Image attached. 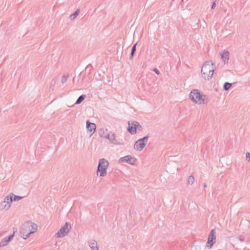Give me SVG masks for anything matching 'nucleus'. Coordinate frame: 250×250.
Returning <instances> with one entry per match:
<instances>
[{
  "label": "nucleus",
  "instance_id": "f257e3e1",
  "mask_svg": "<svg viewBox=\"0 0 250 250\" xmlns=\"http://www.w3.org/2000/svg\"><path fill=\"white\" fill-rule=\"evenodd\" d=\"M215 66L211 62H206L202 66L201 73L204 79L209 80L212 78Z\"/></svg>",
  "mask_w": 250,
  "mask_h": 250
},
{
  "label": "nucleus",
  "instance_id": "f03ea898",
  "mask_svg": "<svg viewBox=\"0 0 250 250\" xmlns=\"http://www.w3.org/2000/svg\"><path fill=\"white\" fill-rule=\"evenodd\" d=\"M37 226L32 222L23 224L21 228V234L23 239H26L31 234L36 232Z\"/></svg>",
  "mask_w": 250,
  "mask_h": 250
},
{
  "label": "nucleus",
  "instance_id": "7ed1b4c3",
  "mask_svg": "<svg viewBox=\"0 0 250 250\" xmlns=\"http://www.w3.org/2000/svg\"><path fill=\"white\" fill-rule=\"evenodd\" d=\"M190 99L197 104L205 103L204 96L197 89L192 90L189 95Z\"/></svg>",
  "mask_w": 250,
  "mask_h": 250
},
{
  "label": "nucleus",
  "instance_id": "20e7f679",
  "mask_svg": "<svg viewBox=\"0 0 250 250\" xmlns=\"http://www.w3.org/2000/svg\"><path fill=\"white\" fill-rule=\"evenodd\" d=\"M109 166L108 162L105 159H101L99 160L97 170V174L100 177L105 176L107 174V170Z\"/></svg>",
  "mask_w": 250,
  "mask_h": 250
},
{
  "label": "nucleus",
  "instance_id": "39448f33",
  "mask_svg": "<svg viewBox=\"0 0 250 250\" xmlns=\"http://www.w3.org/2000/svg\"><path fill=\"white\" fill-rule=\"evenodd\" d=\"M128 124L127 130L130 133L132 134L136 133L137 129L140 130L141 128V126L136 121H129Z\"/></svg>",
  "mask_w": 250,
  "mask_h": 250
},
{
  "label": "nucleus",
  "instance_id": "423d86ee",
  "mask_svg": "<svg viewBox=\"0 0 250 250\" xmlns=\"http://www.w3.org/2000/svg\"><path fill=\"white\" fill-rule=\"evenodd\" d=\"M216 232L214 229H212L208 235L207 243V247L211 249L216 242Z\"/></svg>",
  "mask_w": 250,
  "mask_h": 250
},
{
  "label": "nucleus",
  "instance_id": "0eeeda50",
  "mask_svg": "<svg viewBox=\"0 0 250 250\" xmlns=\"http://www.w3.org/2000/svg\"><path fill=\"white\" fill-rule=\"evenodd\" d=\"M148 140L147 137L138 140L134 144V148L137 151H141L145 147Z\"/></svg>",
  "mask_w": 250,
  "mask_h": 250
},
{
  "label": "nucleus",
  "instance_id": "6e6552de",
  "mask_svg": "<svg viewBox=\"0 0 250 250\" xmlns=\"http://www.w3.org/2000/svg\"><path fill=\"white\" fill-rule=\"evenodd\" d=\"M70 229V225L68 223H66L64 226L56 233V237L61 238L65 236L69 231Z\"/></svg>",
  "mask_w": 250,
  "mask_h": 250
},
{
  "label": "nucleus",
  "instance_id": "1a4fd4ad",
  "mask_svg": "<svg viewBox=\"0 0 250 250\" xmlns=\"http://www.w3.org/2000/svg\"><path fill=\"white\" fill-rule=\"evenodd\" d=\"M136 162V159L130 156H126L120 158L119 160V162L121 164L126 163L130 165H135Z\"/></svg>",
  "mask_w": 250,
  "mask_h": 250
},
{
  "label": "nucleus",
  "instance_id": "9d476101",
  "mask_svg": "<svg viewBox=\"0 0 250 250\" xmlns=\"http://www.w3.org/2000/svg\"><path fill=\"white\" fill-rule=\"evenodd\" d=\"M13 196L14 194H11L4 199L3 204L1 205L3 209H8L10 207Z\"/></svg>",
  "mask_w": 250,
  "mask_h": 250
},
{
  "label": "nucleus",
  "instance_id": "9b49d317",
  "mask_svg": "<svg viewBox=\"0 0 250 250\" xmlns=\"http://www.w3.org/2000/svg\"><path fill=\"white\" fill-rule=\"evenodd\" d=\"M86 128L90 136L95 131L96 125L95 124L90 123L89 121L86 122Z\"/></svg>",
  "mask_w": 250,
  "mask_h": 250
},
{
  "label": "nucleus",
  "instance_id": "f8f14e48",
  "mask_svg": "<svg viewBox=\"0 0 250 250\" xmlns=\"http://www.w3.org/2000/svg\"><path fill=\"white\" fill-rule=\"evenodd\" d=\"M14 233L15 232H14L13 234L10 235L8 238L3 239L0 243V247H2L6 246L14 237Z\"/></svg>",
  "mask_w": 250,
  "mask_h": 250
},
{
  "label": "nucleus",
  "instance_id": "ddd939ff",
  "mask_svg": "<svg viewBox=\"0 0 250 250\" xmlns=\"http://www.w3.org/2000/svg\"><path fill=\"white\" fill-rule=\"evenodd\" d=\"M221 57L223 61L228 62L229 58V53L228 51H224L221 54Z\"/></svg>",
  "mask_w": 250,
  "mask_h": 250
},
{
  "label": "nucleus",
  "instance_id": "4468645a",
  "mask_svg": "<svg viewBox=\"0 0 250 250\" xmlns=\"http://www.w3.org/2000/svg\"><path fill=\"white\" fill-rule=\"evenodd\" d=\"M106 138L111 141L112 143H114L115 141V136L114 133H110L108 135V136L106 137Z\"/></svg>",
  "mask_w": 250,
  "mask_h": 250
},
{
  "label": "nucleus",
  "instance_id": "2eb2a0df",
  "mask_svg": "<svg viewBox=\"0 0 250 250\" xmlns=\"http://www.w3.org/2000/svg\"><path fill=\"white\" fill-rule=\"evenodd\" d=\"M231 83H225V84H224V86H223L224 90H228L231 87Z\"/></svg>",
  "mask_w": 250,
  "mask_h": 250
},
{
  "label": "nucleus",
  "instance_id": "dca6fc26",
  "mask_svg": "<svg viewBox=\"0 0 250 250\" xmlns=\"http://www.w3.org/2000/svg\"><path fill=\"white\" fill-rule=\"evenodd\" d=\"M85 98V96L82 95L77 100L76 104H80Z\"/></svg>",
  "mask_w": 250,
  "mask_h": 250
},
{
  "label": "nucleus",
  "instance_id": "f3484780",
  "mask_svg": "<svg viewBox=\"0 0 250 250\" xmlns=\"http://www.w3.org/2000/svg\"><path fill=\"white\" fill-rule=\"evenodd\" d=\"M22 198V196H16L14 195L13 198V201H16L17 200H21Z\"/></svg>",
  "mask_w": 250,
  "mask_h": 250
},
{
  "label": "nucleus",
  "instance_id": "a211bd4d",
  "mask_svg": "<svg viewBox=\"0 0 250 250\" xmlns=\"http://www.w3.org/2000/svg\"><path fill=\"white\" fill-rule=\"evenodd\" d=\"M194 181V177L192 176H190L188 178V182L189 184H193Z\"/></svg>",
  "mask_w": 250,
  "mask_h": 250
},
{
  "label": "nucleus",
  "instance_id": "6ab92c4d",
  "mask_svg": "<svg viewBox=\"0 0 250 250\" xmlns=\"http://www.w3.org/2000/svg\"><path fill=\"white\" fill-rule=\"evenodd\" d=\"M79 13V10H77L75 12V13H74V14L70 16V18L73 19H74L75 17H76L78 16Z\"/></svg>",
  "mask_w": 250,
  "mask_h": 250
},
{
  "label": "nucleus",
  "instance_id": "aec40b11",
  "mask_svg": "<svg viewBox=\"0 0 250 250\" xmlns=\"http://www.w3.org/2000/svg\"><path fill=\"white\" fill-rule=\"evenodd\" d=\"M136 44H135L132 47V51H131V56H132L134 54V52L136 50Z\"/></svg>",
  "mask_w": 250,
  "mask_h": 250
},
{
  "label": "nucleus",
  "instance_id": "412c9836",
  "mask_svg": "<svg viewBox=\"0 0 250 250\" xmlns=\"http://www.w3.org/2000/svg\"><path fill=\"white\" fill-rule=\"evenodd\" d=\"M93 246H91V249L92 250H98V249L97 247V245L96 244H93Z\"/></svg>",
  "mask_w": 250,
  "mask_h": 250
},
{
  "label": "nucleus",
  "instance_id": "4be33fe9",
  "mask_svg": "<svg viewBox=\"0 0 250 250\" xmlns=\"http://www.w3.org/2000/svg\"><path fill=\"white\" fill-rule=\"evenodd\" d=\"M246 157H247V159H248V161L250 162V153L249 152L246 153Z\"/></svg>",
  "mask_w": 250,
  "mask_h": 250
},
{
  "label": "nucleus",
  "instance_id": "5701e85b",
  "mask_svg": "<svg viewBox=\"0 0 250 250\" xmlns=\"http://www.w3.org/2000/svg\"><path fill=\"white\" fill-rule=\"evenodd\" d=\"M154 71L157 74H159V72L158 71V70L157 69H154Z\"/></svg>",
  "mask_w": 250,
  "mask_h": 250
},
{
  "label": "nucleus",
  "instance_id": "b1692460",
  "mask_svg": "<svg viewBox=\"0 0 250 250\" xmlns=\"http://www.w3.org/2000/svg\"><path fill=\"white\" fill-rule=\"evenodd\" d=\"M216 4L215 2H214L212 5V8H213L214 7H215Z\"/></svg>",
  "mask_w": 250,
  "mask_h": 250
}]
</instances>
